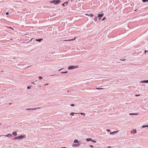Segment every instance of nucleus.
<instances>
[{
  "instance_id": "1",
  "label": "nucleus",
  "mask_w": 148,
  "mask_h": 148,
  "mask_svg": "<svg viewBox=\"0 0 148 148\" xmlns=\"http://www.w3.org/2000/svg\"><path fill=\"white\" fill-rule=\"evenodd\" d=\"M78 67V66H69L68 68V69L69 70H71L73 69H76Z\"/></svg>"
},
{
  "instance_id": "2",
  "label": "nucleus",
  "mask_w": 148,
  "mask_h": 148,
  "mask_svg": "<svg viewBox=\"0 0 148 148\" xmlns=\"http://www.w3.org/2000/svg\"><path fill=\"white\" fill-rule=\"evenodd\" d=\"M25 136V135H21L20 136H17L14 139H21L24 138Z\"/></svg>"
},
{
  "instance_id": "3",
  "label": "nucleus",
  "mask_w": 148,
  "mask_h": 148,
  "mask_svg": "<svg viewBox=\"0 0 148 148\" xmlns=\"http://www.w3.org/2000/svg\"><path fill=\"white\" fill-rule=\"evenodd\" d=\"M61 2V1L60 0H54V3L55 4H57L59 3L60 2Z\"/></svg>"
},
{
  "instance_id": "4",
  "label": "nucleus",
  "mask_w": 148,
  "mask_h": 148,
  "mask_svg": "<svg viewBox=\"0 0 148 148\" xmlns=\"http://www.w3.org/2000/svg\"><path fill=\"white\" fill-rule=\"evenodd\" d=\"M76 37H75V38L74 39H70V40H64V41H71L73 40H75V39Z\"/></svg>"
},
{
  "instance_id": "5",
  "label": "nucleus",
  "mask_w": 148,
  "mask_h": 148,
  "mask_svg": "<svg viewBox=\"0 0 148 148\" xmlns=\"http://www.w3.org/2000/svg\"><path fill=\"white\" fill-rule=\"evenodd\" d=\"M103 15H104V14L103 13L101 14H99L98 15V17L99 18H101L102 16H103Z\"/></svg>"
},
{
  "instance_id": "6",
  "label": "nucleus",
  "mask_w": 148,
  "mask_h": 148,
  "mask_svg": "<svg viewBox=\"0 0 148 148\" xmlns=\"http://www.w3.org/2000/svg\"><path fill=\"white\" fill-rule=\"evenodd\" d=\"M4 136L6 137H11L12 136V135L11 134H9L7 135H4Z\"/></svg>"
},
{
  "instance_id": "7",
  "label": "nucleus",
  "mask_w": 148,
  "mask_h": 148,
  "mask_svg": "<svg viewBox=\"0 0 148 148\" xmlns=\"http://www.w3.org/2000/svg\"><path fill=\"white\" fill-rule=\"evenodd\" d=\"M79 145H80V144L78 145V144H73L72 145V147H74L75 146H78Z\"/></svg>"
},
{
  "instance_id": "8",
  "label": "nucleus",
  "mask_w": 148,
  "mask_h": 148,
  "mask_svg": "<svg viewBox=\"0 0 148 148\" xmlns=\"http://www.w3.org/2000/svg\"><path fill=\"white\" fill-rule=\"evenodd\" d=\"M141 83H148V80H144V81H141Z\"/></svg>"
},
{
  "instance_id": "9",
  "label": "nucleus",
  "mask_w": 148,
  "mask_h": 148,
  "mask_svg": "<svg viewBox=\"0 0 148 148\" xmlns=\"http://www.w3.org/2000/svg\"><path fill=\"white\" fill-rule=\"evenodd\" d=\"M118 132V131H114V132H110V134H114V133H115L117 132Z\"/></svg>"
},
{
  "instance_id": "10",
  "label": "nucleus",
  "mask_w": 148,
  "mask_h": 148,
  "mask_svg": "<svg viewBox=\"0 0 148 148\" xmlns=\"http://www.w3.org/2000/svg\"><path fill=\"white\" fill-rule=\"evenodd\" d=\"M12 134L14 136H16L17 135V134L16 132H14L12 133Z\"/></svg>"
},
{
  "instance_id": "11",
  "label": "nucleus",
  "mask_w": 148,
  "mask_h": 148,
  "mask_svg": "<svg viewBox=\"0 0 148 148\" xmlns=\"http://www.w3.org/2000/svg\"><path fill=\"white\" fill-rule=\"evenodd\" d=\"M77 113H73V112H71L70 113V115L71 116H73L74 114H77Z\"/></svg>"
},
{
  "instance_id": "12",
  "label": "nucleus",
  "mask_w": 148,
  "mask_h": 148,
  "mask_svg": "<svg viewBox=\"0 0 148 148\" xmlns=\"http://www.w3.org/2000/svg\"><path fill=\"white\" fill-rule=\"evenodd\" d=\"M86 140H87V141H89L90 140H91L92 139H91V138H87Z\"/></svg>"
},
{
  "instance_id": "13",
  "label": "nucleus",
  "mask_w": 148,
  "mask_h": 148,
  "mask_svg": "<svg viewBox=\"0 0 148 148\" xmlns=\"http://www.w3.org/2000/svg\"><path fill=\"white\" fill-rule=\"evenodd\" d=\"M78 142V141L77 139H75L74 141V143H77Z\"/></svg>"
},
{
  "instance_id": "14",
  "label": "nucleus",
  "mask_w": 148,
  "mask_h": 148,
  "mask_svg": "<svg viewBox=\"0 0 148 148\" xmlns=\"http://www.w3.org/2000/svg\"><path fill=\"white\" fill-rule=\"evenodd\" d=\"M68 3L67 2H66L64 3H63L62 5L63 6H64L65 5V4H66V5H67Z\"/></svg>"
},
{
  "instance_id": "15",
  "label": "nucleus",
  "mask_w": 148,
  "mask_h": 148,
  "mask_svg": "<svg viewBox=\"0 0 148 148\" xmlns=\"http://www.w3.org/2000/svg\"><path fill=\"white\" fill-rule=\"evenodd\" d=\"M138 114H134V113H130L129 114L131 115H137Z\"/></svg>"
},
{
  "instance_id": "16",
  "label": "nucleus",
  "mask_w": 148,
  "mask_h": 148,
  "mask_svg": "<svg viewBox=\"0 0 148 148\" xmlns=\"http://www.w3.org/2000/svg\"><path fill=\"white\" fill-rule=\"evenodd\" d=\"M95 88L97 90H102V89H104V88Z\"/></svg>"
},
{
  "instance_id": "17",
  "label": "nucleus",
  "mask_w": 148,
  "mask_h": 148,
  "mask_svg": "<svg viewBox=\"0 0 148 148\" xmlns=\"http://www.w3.org/2000/svg\"><path fill=\"white\" fill-rule=\"evenodd\" d=\"M42 40V39H37L36 40V41L40 42Z\"/></svg>"
},
{
  "instance_id": "18",
  "label": "nucleus",
  "mask_w": 148,
  "mask_h": 148,
  "mask_svg": "<svg viewBox=\"0 0 148 148\" xmlns=\"http://www.w3.org/2000/svg\"><path fill=\"white\" fill-rule=\"evenodd\" d=\"M97 17H96L94 18V20L96 22L97 21Z\"/></svg>"
},
{
  "instance_id": "19",
  "label": "nucleus",
  "mask_w": 148,
  "mask_h": 148,
  "mask_svg": "<svg viewBox=\"0 0 148 148\" xmlns=\"http://www.w3.org/2000/svg\"><path fill=\"white\" fill-rule=\"evenodd\" d=\"M36 109V108L35 109H31V108H28L27 109V110H34Z\"/></svg>"
},
{
  "instance_id": "20",
  "label": "nucleus",
  "mask_w": 148,
  "mask_h": 148,
  "mask_svg": "<svg viewBox=\"0 0 148 148\" xmlns=\"http://www.w3.org/2000/svg\"><path fill=\"white\" fill-rule=\"evenodd\" d=\"M79 113L81 114H82V115H85V113Z\"/></svg>"
},
{
  "instance_id": "21",
  "label": "nucleus",
  "mask_w": 148,
  "mask_h": 148,
  "mask_svg": "<svg viewBox=\"0 0 148 148\" xmlns=\"http://www.w3.org/2000/svg\"><path fill=\"white\" fill-rule=\"evenodd\" d=\"M91 141L92 142H93L95 143H96L97 141H96L94 140H91Z\"/></svg>"
},
{
  "instance_id": "22",
  "label": "nucleus",
  "mask_w": 148,
  "mask_h": 148,
  "mask_svg": "<svg viewBox=\"0 0 148 148\" xmlns=\"http://www.w3.org/2000/svg\"><path fill=\"white\" fill-rule=\"evenodd\" d=\"M50 3H54V0L52 1H50Z\"/></svg>"
},
{
  "instance_id": "23",
  "label": "nucleus",
  "mask_w": 148,
  "mask_h": 148,
  "mask_svg": "<svg viewBox=\"0 0 148 148\" xmlns=\"http://www.w3.org/2000/svg\"><path fill=\"white\" fill-rule=\"evenodd\" d=\"M89 16H90L91 17H92L93 16V15L92 14H90Z\"/></svg>"
},
{
  "instance_id": "24",
  "label": "nucleus",
  "mask_w": 148,
  "mask_h": 148,
  "mask_svg": "<svg viewBox=\"0 0 148 148\" xmlns=\"http://www.w3.org/2000/svg\"><path fill=\"white\" fill-rule=\"evenodd\" d=\"M8 27L9 28L11 29H12V30H14V29L13 28H12V27Z\"/></svg>"
},
{
  "instance_id": "25",
  "label": "nucleus",
  "mask_w": 148,
  "mask_h": 148,
  "mask_svg": "<svg viewBox=\"0 0 148 148\" xmlns=\"http://www.w3.org/2000/svg\"><path fill=\"white\" fill-rule=\"evenodd\" d=\"M71 106H75V105L74 104H72L71 105Z\"/></svg>"
},
{
  "instance_id": "26",
  "label": "nucleus",
  "mask_w": 148,
  "mask_h": 148,
  "mask_svg": "<svg viewBox=\"0 0 148 148\" xmlns=\"http://www.w3.org/2000/svg\"><path fill=\"white\" fill-rule=\"evenodd\" d=\"M38 77L40 79H41L42 78V77L41 76L39 77Z\"/></svg>"
},
{
  "instance_id": "27",
  "label": "nucleus",
  "mask_w": 148,
  "mask_h": 148,
  "mask_svg": "<svg viewBox=\"0 0 148 148\" xmlns=\"http://www.w3.org/2000/svg\"><path fill=\"white\" fill-rule=\"evenodd\" d=\"M67 73V71L65 72H61V73Z\"/></svg>"
},
{
  "instance_id": "28",
  "label": "nucleus",
  "mask_w": 148,
  "mask_h": 148,
  "mask_svg": "<svg viewBox=\"0 0 148 148\" xmlns=\"http://www.w3.org/2000/svg\"><path fill=\"white\" fill-rule=\"evenodd\" d=\"M106 18L105 17H104L103 18V19H102V21H103V20H105Z\"/></svg>"
},
{
  "instance_id": "29",
  "label": "nucleus",
  "mask_w": 148,
  "mask_h": 148,
  "mask_svg": "<svg viewBox=\"0 0 148 148\" xmlns=\"http://www.w3.org/2000/svg\"><path fill=\"white\" fill-rule=\"evenodd\" d=\"M142 128L145 127V125H143V126H142Z\"/></svg>"
},
{
  "instance_id": "30",
  "label": "nucleus",
  "mask_w": 148,
  "mask_h": 148,
  "mask_svg": "<svg viewBox=\"0 0 148 148\" xmlns=\"http://www.w3.org/2000/svg\"><path fill=\"white\" fill-rule=\"evenodd\" d=\"M142 1L143 2H145L146 1V0H142Z\"/></svg>"
},
{
  "instance_id": "31",
  "label": "nucleus",
  "mask_w": 148,
  "mask_h": 148,
  "mask_svg": "<svg viewBox=\"0 0 148 148\" xmlns=\"http://www.w3.org/2000/svg\"><path fill=\"white\" fill-rule=\"evenodd\" d=\"M90 147H93V146L92 145H90Z\"/></svg>"
},
{
  "instance_id": "32",
  "label": "nucleus",
  "mask_w": 148,
  "mask_h": 148,
  "mask_svg": "<svg viewBox=\"0 0 148 148\" xmlns=\"http://www.w3.org/2000/svg\"><path fill=\"white\" fill-rule=\"evenodd\" d=\"M134 132H133V133H136V130H134Z\"/></svg>"
},
{
  "instance_id": "33",
  "label": "nucleus",
  "mask_w": 148,
  "mask_h": 148,
  "mask_svg": "<svg viewBox=\"0 0 148 148\" xmlns=\"http://www.w3.org/2000/svg\"><path fill=\"white\" fill-rule=\"evenodd\" d=\"M148 51L145 50V53H146L147 52H148Z\"/></svg>"
},
{
  "instance_id": "34",
  "label": "nucleus",
  "mask_w": 148,
  "mask_h": 148,
  "mask_svg": "<svg viewBox=\"0 0 148 148\" xmlns=\"http://www.w3.org/2000/svg\"><path fill=\"white\" fill-rule=\"evenodd\" d=\"M107 131L108 132H110V130L108 129L107 130Z\"/></svg>"
},
{
  "instance_id": "35",
  "label": "nucleus",
  "mask_w": 148,
  "mask_h": 148,
  "mask_svg": "<svg viewBox=\"0 0 148 148\" xmlns=\"http://www.w3.org/2000/svg\"><path fill=\"white\" fill-rule=\"evenodd\" d=\"M6 15H8V14H9V13H8V12H6Z\"/></svg>"
},
{
  "instance_id": "36",
  "label": "nucleus",
  "mask_w": 148,
  "mask_h": 148,
  "mask_svg": "<svg viewBox=\"0 0 148 148\" xmlns=\"http://www.w3.org/2000/svg\"><path fill=\"white\" fill-rule=\"evenodd\" d=\"M145 127H148V125H145Z\"/></svg>"
},
{
  "instance_id": "37",
  "label": "nucleus",
  "mask_w": 148,
  "mask_h": 148,
  "mask_svg": "<svg viewBox=\"0 0 148 148\" xmlns=\"http://www.w3.org/2000/svg\"><path fill=\"white\" fill-rule=\"evenodd\" d=\"M30 88V87L29 86H28L27 87V89H29Z\"/></svg>"
},
{
  "instance_id": "38",
  "label": "nucleus",
  "mask_w": 148,
  "mask_h": 148,
  "mask_svg": "<svg viewBox=\"0 0 148 148\" xmlns=\"http://www.w3.org/2000/svg\"><path fill=\"white\" fill-rule=\"evenodd\" d=\"M139 95H135L136 96V97H137V96H139Z\"/></svg>"
},
{
  "instance_id": "39",
  "label": "nucleus",
  "mask_w": 148,
  "mask_h": 148,
  "mask_svg": "<svg viewBox=\"0 0 148 148\" xmlns=\"http://www.w3.org/2000/svg\"><path fill=\"white\" fill-rule=\"evenodd\" d=\"M120 60L122 61H125V60Z\"/></svg>"
},
{
  "instance_id": "40",
  "label": "nucleus",
  "mask_w": 148,
  "mask_h": 148,
  "mask_svg": "<svg viewBox=\"0 0 148 148\" xmlns=\"http://www.w3.org/2000/svg\"><path fill=\"white\" fill-rule=\"evenodd\" d=\"M86 15H87V16H89V15H88V14H86Z\"/></svg>"
},
{
  "instance_id": "41",
  "label": "nucleus",
  "mask_w": 148,
  "mask_h": 148,
  "mask_svg": "<svg viewBox=\"0 0 148 148\" xmlns=\"http://www.w3.org/2000/svg\"><path fill=\"white\" fill-rule=\"evenodd\" d=\"M48 85V84H46L45 85V86Z\"/></svg>"
},
{
  "instance_id": "42",
  "label": "nucleus",
  "mask_w": 148,
  "mask_h": 148,
  "mask_svg": "<svg viewBox=\"0 0 148 148\" xmlns=\"http://www.w3.org/2000/svg\"><path fill=\"white\" fill-rule=\"evenodd\" d=\"M146 1H148V0H146Z\"/></svg>"
},
{
  "instance_id": "43",
  "label": "nucleus",
  "mask_w": 148,
  "mask_h": 148,
  "mask_svg": "<svg viewBox=\"0 0 148 148\" xmlns=\"http://www.w3.org/2000/svg\"><path fill=\"white\" fill-rule=\"evenodd\" d=\"M132 132H131V134H132Z\"/></svg>"
},
{
  "instance_id": "44",
  "label": "nucleus",
  "mask_w": 148,
  "mask_h": 148,
  "mask_svg": "<svg viewBox=\"0 0 148 148\" xmlns=\"http://www.w3.org/2000/svg\"><path fill=\"white\" fill-rule=\"evenodd\" d=\"M61 70V69H60V70L59 71H60Z\"/></svg>"
}]
</instances>
